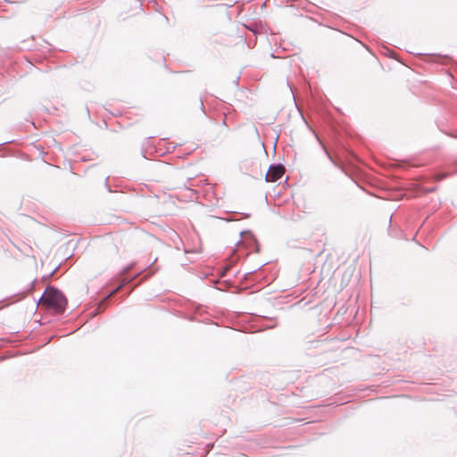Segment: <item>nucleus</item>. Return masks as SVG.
Instances as JSON below:
<instances>
[{
	"label": "nucleus",
	"mask_w": 457,
	"mask_h": 457,
	"mask_svg": "<svg viewBox=\"0 0 457 457\" xmlns=\"http://www.w3.org/2000/svg\"><path fill=\"white\" fill-rule=\"evenodd\" d=\"M40 304L59 313L64 311L67 301L59 290L48 287L40 299Z\"/></svg>",
	"instance_id": "obj_1"
},
{
	"label": "nucleus",
	"mask_w": 457,
	"mask_h": 457,
	"mask_svg": "<svg viewBox=\"0 0 457 457\" xmlns=\"http://www.w3.org/2000/svg\"><path fill=\"white\" fill-rule=\"evenodd\" d=\"M284 173L285 168L282 165L272 166L268 170L265 179L268 182H275L279 179Z\"/></svg>",
	"instance_id": "obj_2"
},
{
	"label": "nucleus",
	"mask_w": 457,
	"mask_h": 457,
	"mask_svg": "<svg viewBox=\"0 0 457 457\" xmlns=\"http://www.w3.org/2000/svg\"><path fill=\"white\" fill-rule=\"evenodd\" d=\"M451 175V173H448V172H440V173H436L434 175V180L435 181H440L447 177H449Z\"/></svg>",
	"instance_id": "obj_3"
},
{
	"label": "nucleus",
	"mask_w": 457,
	"mask_h": 457,
	"mask_svg": "<svg viewBox=\"0 0 457 457\" xmlns=\"http://www.w3.org/2000/svg\"><path fill=\"white\" fill-rule=\"evenodd\" d=\"M117 239H114V238H112V242H111V245L113 246L112 248L109 249V251L112 253H117L118 251H119V246L117 245Z\"/></svg>",
	"instance_id": "obj_4"
}]
</instances>
